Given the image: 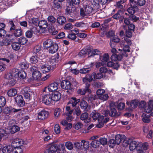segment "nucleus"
Returning a JSON list of instances; mask_svg holds the SVG:
<instances>
[{"label":"nucleus","instance_id":"nucleus-1","mask_svg":"<svg viewBox=\"0 0 153 153\" xmlns=\"http://www.w3.org/2000/svg\"><path fill=\"white\" fill-rule=\"evenodd\" d=\"M80 101V100L77 99L76 97H72L70 99L65 109L66 112H65V113L62 114L63 115H66L67 116L66 117L67 120L71 121L74 119V117L71 115L73 113V109H71V106L75 107Z\"/></svg>","mask_w":153,"mask_h":153},{"label":"nucleus","instance_id":"nucleus-2","mask_svg":"<svg viewBox=\"0 0 153 153\" xmlns=\"http://www.w3.org/2000/svg\"><path fill=\"white\" fill-rule=\"evenodd\" d=\"M8 24L10 27L8 32L10 34L12 35V37H20L23 34L22 30L21 27H16L12 20L9 21Z\"/></svg>","mask_w":153,"mask_h":153},{"label":"nucleus","instance_id":"nucleus-3","mask_svg":"<svg viewBox=\"0 0 153 153\" xmlns=\"http://www.w3.org/2000/svg\"><path fill=\"white\" fill-rule=\"evenodd\" d=\"M145 111L148 114H143L142 120L145 123H149L150 121L149 117L151 116H153V101L150 100L147 107L145 109Z\"/></svg>","mask_w":153,"mask_h":153},{"label":"nucleus","instance_id":"nucleus-4","mask_svg":"<svg viewBox=\"0 0 153 153\" xmlns=\"http://www.w3.org/2000/svg\"><path fill=\"white\" fill-rule=\"evenodd\" d=\"M25 98L27 99L31 100L32 98H36V94L33 90L28 87H25L22 89L21 91Z\"/></svg>","mask_w":153,"mask_h":153},{"label":"nucleus","instance_id":"nucleus-5","mask_svg":"<svg viewBox=\"0 0 153 153\" xmlns=\"http://www.w3.org/2000/svg\"><path fill=\"white\" fill-rule=\"evenodd\" d=\"M4 114H17L19 116L23 113L24 110L20 108L16 109L12 106L5 107L3 110Z\"/></svg>","mask_w":153,"mask_h":153},{"label":"nucleus","instance_id":"nucleus-6","mask_svg":"<svg viewBox=\"0 0 153 153\" xmlns=\"http://www.w3.org/2000/svg\"><path fill=\"white\" fill-rule=\"evenodd\" d=\"M10 145H7L4 146L2 149L3 153H22V150L19 148H15Z\"/></svg>","mask_w":153,"mask_h":153},{"label":"nucleus","instance_id":"nucleus-7","mask_svg":"<svg viewBox=\"0 0 153 153\" xmlns=\"http://www.w3.org/2000/svg\"><path fill=\"white\" fill-rule=\"evenodd\" d=\"M110 110L107 109L105 110L104 111V115L105 117H106L108 115L111 117H118L120 115V114H118L117 112V110L114 106H112L110 105Z\"/></svg>","mask_w":153,"mask_h":153},{"label":"nucleus","instance_id":"nucleus-8","mask_svg":"<svg viewBox=\"0 0 153 153\" xmlns=\"http://www.w3.org/2000/svg\"><path fill=\"white\" fill-rule=\"evenodd\" d=\"M30 68V71L32 72V77L33 80H40L42 76L41 74L38 70L37 65Z\"/></svg>","mask_w":153,"mask_h":153},{"label":"nucleus","instance_id":"nucleus-9","mask_svg":"<svg viewBox=\"0 0 153 153\" xmlns=\"http://www.w3.org/2000/svg\"><path fill=\"white\" fill-rule=\"evenodd\" d=\"M60 86L63 89L67 90V92H69V90L72 91L74 90L71 83L67 79L62 80L61 82Z\"/></svg>","mask_w":153,"mask_h":153},{"label":"nucleus","instance_id":"nucleus-10","mask_svg":"<svg viewBox=\"0 0 153 153\" xmlns=\"http://www.w3.org/2000/svg\"><path fill=\"white\" fill-rule=\"evenodd\" d=\"M42 101L46 105H51V104H53V103L51 94L49 93L44 95Z\"/></svg>","mask_w":153,"mask_h":153},{"label":"nucleus","instance_id":"nucleus-11","mask_svg":"<svg viewBox=\"0 0 153 153\" xmlns=\"http://www.w3.org/2000/svg\"><path fill=\"white\" fill-rule=\"evenodd\" d=\"M15 101L16 104L19 107H22L25 105V103L23 96L21 95H18L15 98Z\"/></svg>","mask_w":153,"mask_h":153},{"label":"nucleus","instance_id":"nucleus-12","mask_svg":"<svg viewBox=\"0 0 153 153\" xmlns=\"http://www.w3.org/2000/svg\"><path fill=\"white\" fill-rule=\"evenodd\" d=\"M9 126L10 132L11 134H14L20 130V127L16 125L14 121L10 122Z\"/></svg>","mask_w":153,"mask_h":153},{"label":"nucleus","instance_id":"nucleus-13","mask_svg":"<svg viewBox=\"0 0 153 153\" xmlns=\"http://www.w3.org/2000/svg\"><path fill=\"white\" fill-rule=\"evenodd\" d=\"M76 10V7L71 4L70 2H67L66 4V8L65 9V13L66 14L71 15V13H73Z\"/></svg>","mask_w":153,"mask_h":153},{"label":"nucleus","instance_id":"nucleus-14","mask_svg":"<svg viewBox=\"0 0 153 153\" xmlns=\"http://www.w3.org/2000/svg\"><path fill=\"white\" fill-rule=\"evenodd\" d=\"M112 18L114 19L118 20L120 23L123 22L124 16L123 11L121 10H119L116 14L112 16Z\"/></svg>","mask_w":153,"mask_h":153},{"label":"nucleus","instance_id":"nucleus-15","mask_svg":"<svg viewBox=\"0 0 153 153\" xmlns=\"http://www.w3.org/2000/svg\"><path fill=\"white\" fill-rule=\"evenodd\" d=\"M49 115L48 111L43 110L38 113V118L40 120H45L48 118Z\"/></svg>","mask_w":153,"mask_h":153},{"label":"nucleus","instance_id":"nucleus-16","mask_svg":"<svg viewBox=\"0 0 153 153\" xmlns=\"http://www.w3.org/2000/svg\"><path fill=\"white\" fill-rule=\"evenodd\" d=\"M91 47H87L82 49L79 52L78 54L79 56L82 57H85L87 55L88 53L91 51Z\"/></svg>","mask_w":153,"mask_h":153},{"label":"nucleus","instance_id":"nucleus-17","mask_svg":"<svg viewBox=\"0 0 153 153\" xmlns=\"http://www.w3.org/2000/svg\"><path fill=\"white\" fill-rule=\"evenodd\" d=\"M58 149V147L56 144H51L45 150L44 153H56Z\"/></svg>","mask_w":153,"mask_h":153},{"label":"nucleus","instance_id":"nucleus-18","mask_svg":"<svg viewBox=\"0 0 153 153\" xmlns=\"http://www.w3.org/2000/svg\"><path fill=\"white\" fill-rule=\"evenodd\" d=\"M33 33L34 34H37L38 33H39V31L37 30V29L36 27H33L31 29L27 30L25 33L26 36L28 38H31L33 35Z\"/></svg>","mask_w":153,"mask_h":153},{"label":"nucleus","instance_id":"nucleus-19","mask_svg":"<svg viewBox=\"0 0 153 153\" xmlns=\"http://www.w3.org/2000/svg\"><path fill=\"white\" fill-rule=\"evenodd\" d=\"M94 7L92 3H89L85 5V10L86 14L88 15L94 13V9L93 8Z\"/></svg>","mask_w":153,"mask_h":153},{"label":"nucleus","instance_id":"nucleus-20","mask_svg":"<svg viewBox=\"0 0 153 153\" xmlns=\"http://www.w3.org/2000/svg\"><path fill=\"white\" fill-rule=\"evenodd\" d=\"M65 0H54L52 8L55 10L61 9L62 5V2Z\"/></svg>","mask_w":153,"mask_h":153},{"label":"nucleus","instance_id":"nucleus-21","mask_svg":"<svg viewBox=\"0 0 153 153\" xmlns=\"http://www.w3.org/2000/svg\"><path fill=\"white\" fill-rule=\"evenodd\" d=\"M53 103L59 101L61 98V94L59 91H56L51 94Z\"/></svg>","mask_w":153,"mask_h":153},{"label":"nucleus","instance_id":"nucleus-22","mask_svg":"<svg viewBox=\"0 0 153 153\" xmlns=\"http://www.w3.org/2000/svg\"><path fill=\"white\" fill-rule=\"evenodd\" d=\"M58 49V44L54 42L48 50L50 53L53 54L57 52Z\"/></svg>","mask_w":153,"mask_h":153},{"label":"nucleus","instance_id":"nucleus-23","mask_svg":"<svg viewBox=\"0 0 153 153\" xmlns=\"http://www.w3.org/2000/svg\"><path fill=\"white\" fill-rule=\"evenodd\" d=\"M16 78H19L21 79H24L26 76V74L25 71L23 70L18 71L15 70Z\"/></svg>","mask_w":153,"mask_h":153},{"label":"nucleus","instance_id":"nucleus-24","mask_svg":"<svg viewBox=\"0 0 153 153\" xmlns=\"http://www.w3.org/2000/svg\"><path fill=\"white\" fill-rule=\"evenodd\" d=\"M149 146V144L147 142L143 143H138L137 150L142 151L146 150L148 149Z\"/></svg>","mask_w":153,"mask_h":153},{"label":"nucleus","instance_id":"nucleus-25","mask_svg":"<svg viewBox=\"0 0 153 153\" xmlns=\"http://www.w3.org/2000/svg\"><path fill=\"white\" fill-rule=\"evenodd\" d=\"M93 79L91 75L87 74L85 77L82 79L83 82L85 84V85L89 87L90 86L91 82L92 81Z\"/></svg>","mask_w":153,"mask_h":153},{"label":"nucleus","instance_id":"nucleus-26","mask_svg":"<svg viewBox=\"0 0 153 153\" xmlns=\"http://www.w3.org/2000/svg\"><path fill=\"white\" fill-rule=\"evenodd\" d=\"M59 83L54 82L50 84L48 86V91L51 92H53L56 91L58 88Z\"/></svg>","mask_w":153,"mask_h":153},{"label":"nucleus","instance_id":"nucleus-27","mask_svg":"<svg viewBox=\"0 0 153 153\" xmlns=\"http://www.w3.org/2000/svg\"><path fill=\"white\" fill-rule=\"evenodd\" d=\"M12 143L13 144H16L15 146L16 147H14L15 148H18L19 147L20 149H21L22 150V153H23V149L21 147V146H23V141L22 140L20 139H15L13 140Z\"/></svg>","mask_w":153,"mask_h":153},{"label":"nucleus","instance_id":"nucleus-28","mask_svg":"<svg viewBox=\"0 0 153 153\" xmlns=\"http://www.w3.org/2000/svg\"><path fill=\"white\" fill-rule=\"evenodd\" d=\"M7 37L6 38L4 39L3 40V43L5 45H8L10 44L14 40V37H12V35L7 34Z\"/></svg>","mask_w":153,"mask_h":153},{"label":"nucleus","instance_id":"nucleus-29","mask_svg":"<svg viewBox=\"0 0 153 153\" xmlns=\"http://www.w3.org/2000/svg\"><path fill=\"white\" fill-rule=\"evenodd\" d=\"M87 92L90 94L91 92V90L90 89L89 87L86 85L85 86V88L83 89H79L77 91V93L78 94L82 95H85Z\"/></svg>","mask_w":153,"mask_h":153},{"label":"nucleus","instance_id":"nucleus-30","mask_svg":"<svg viewBox=\"0 0 153 153\" xmlns=\"http://www.w3.org/2000/svg\"><path fill=\"white\" fill-rule=\"evenodd\" d=\"M80 106L82 109L86 111H88L90 109V106H89L87 102L84 100H82L80 102Z\"/></svg>","mask_w":153,"mask_h":153},{"label":"nucleus","instance_id":"nucleus-31","mask_svg":"<svg viewBox=\"0 0 153 153\" xmlns=\"http://www.w3.org/2000/svg\"><path fill=\"white\" fill-rule=\"evenodd\" d=\"M139 143L135 140L131 139L130 143L129 148L131 151H133L136 149L137 150V146H138V143Z\"/></svg>","mask_w":153,"mask_h":153},{"label":"nucleus","instance_id":"nucleus-32","mask_svg":"<svg viewBox=\"0 0 153 153\" xmlns=\"http://www.w3.org/2000/svg\"><path fill=\"white\" fill-rule=\"evenodd\" d=\"M9 136V133L3 129H0V141L2 138L6 139Z\"/></svg>","mask_w":153,"mask_h":153},{"label":"nucleus","instance_id":"nucleus-33","mask_svg":"<svg viewBox=\"0 0 153 153\" xmlns=\"http://www.w3.org/2000/svg\"><path fill=\"white\" fill-rule=\"evenodd\" d=\"M91 51L88 53V57H93L96 55H99L100 51L97 49H93L91 47Z\"/></svg>","mask_w":153,"mask_h":153},{"label":"nucleus","instance_id":"nucleus-34","mask_svg":"<svg viewBox=\"0 0 153 153\" xmlns=\"http://www.w3.org/2000/svg\"><path fill=\"white\" fill-rule=\"evenodd\" d=\"M53 42L51 39H48L43 42V46L45 48L48 50Z\"/></svg>","mask_w":153,"mask_h":153},{"label":"nucleus","instance_id":"nucleus-35","mask_svg":"<svg viewBox=\"0 0 153 153\" xmlns=\"http://www.w3.org/2000/svg\"><path fill=\"white\" fill-rule=\"evenodd\" d=\"M111 59L112 61H119L121 62L122 59V56L120 55L119 53L117 52L116 53H113L112 54L111 57Z\"/></svg>","mask_w":153,"mask_h":153},{"label":"nucleus","instance_id":"nucleus-36","mask_svg":"<svg viewBox=\"0 0 153 153\" xmlns=\"http://www.w3.org/2000/svg\"><path fill=\"white\" fill-rule=\"evenodd\" d=\"M130 7L127 9V11L130 15L134 14L135 12V10L138 8L137 5H129Z\"/></svg>","mask_w":153,"mask_h":153},{"label":"nucleus","instance_id":"nucleus-37","mask_svg":"<svg viewBox=\"0 0 153 153\" xmlns=\"http://www.w3.org/2000/svg\"><path fill=\"white\" fill-rule=\"evenodd\" d=\"M121 62H119L114 63V65L112 67L113 69L118 70L120 67L123 68H125V64L122 61V63H121Z\"/></svg>","mask_w":153,"mask_h":153},{"label":"nucleus","instance_id":"nucleus-38","mask_svg":"<svg viewBox=\"0 0 153 153\" xmlns=\"http://www.w3.org/2000/svg\"><path fill=\"white\" fill-rule=\"evenodd\" d=\"M48 24L47 22L45 20H42L39 21L38 26L40 29H44L48 27Z\"/></svg>","mask_w":153,"mask_h":153},{"label":"nucleus","instance_id":"nucleus-39","mask_svg":"<svg viewBox=\"0 0 153 153\" xmlns=\"http://www.w3.org/2000/svg\"><path fill=\"white\" fill-rule=\"evenodd\" d=\"M125 137L124 135H120V134H118L116 135L115 137V140L117 143V145H119L120 143H122V141H123V139Z\"/></svg>","mask_w":153,"mask_h":153},{"label":"nucleus","instance_id":"nucleus-40","mask_svg":"<svg viewBox=\"0 0 153 153\" xmlns=\"http://www.w3.org/2000/svg\"><path fill=\"white\" fill-rule=\"evenodd\" d=\"M15 70H13L10 72L7 73L5 75V78L9 80L16 78Z\"/></svg>","mask_w":153,"mask_h":153},{"label":"nucleus","instance_id":"nucleus-41","mask_svg":"<svg viewBox=\"0 0 153 153\" xmlns=\"http://www.w3.org/2000/svg\"><path fill=\"white\" fill-rule=\"evenodd\" d=\"M41 71L44 74H46L49 72L51 69L50 65H42L41 67Z\"/></svg>","mask_w":153,"mask_h":153},{"label":"nucleus","instance_id":"nucleus-42","mask_svg":"<svg viewBox=\"0 0 153 153\" xmlns=\"http://www.w3.org/2000/svg\"><path fill=\"white\" fill-rule=\"evenodd\" d=\"M66 21V18L63 16H59L57 19V22L59 25H63Z\"/></svg>","mask_w":153,"mask_h":153},{"label":"nucleus","instance_id":"nucleus-43","mask_svg":"<svg viewBox=\"0 0 153 153\" xmlns=\"http://www.w3.org/2000/svg\"><path fill=\"white\" fill-rule=\"evenodd\" d=\"M88 114L86 112H84L81 115L80 119L81 120H84L85 123H88L90 121V120L88 119Z\"/></svg>","mask_w":153,"mask_h":153},{"label":"nucleus","instance_id":"nucleus-44","mask_svg":"<svg viewBox=\"0 0 153 153\" xmlns=\"http://www.w3.org/2000/svg\"><path fill=\"white\" fill-rule=\"evenodd\" d=\"M67 38L71 40L74 41L75 42H78L79 41V39L77 38L76 34L74 33H69L68 36Z\"/></svg>","mask_w":153,"mask_h":153},{"label":"nucleus","instance_id":"nucleus-45","mask_svg":"<svg viewBox=\"0 0 153 153\" xmlns=\"http://www.w3.org/2000/svg\"><path fill=\"white\" fill-rule=\"evenodd\" d=\"M39 59V58L37 56L33 55L30 58V61L32 64H36Z\"/></svg>","mask_w":153,"mask_h":153},{"label":"nucleus","instance_id":"nucleus-46","mask_svg":"<svg viewBox=\"0 0 153 153\" xmlns=\"http://www.w3.org/2000/svg\"><path fill=\"white\" fill-rule=\"evenodd\" d=\"M13 49L15 51L19 50L21 47V45L19 42H13L11 44Z\"/></svg>","mask_w":153,"mask_h":153},{"label":"nucleus","instance_id":"nucleus-47","mask_svg":"<svg viewBox=\"0 0 153 153\" xmlns=\"http://www.w3.org/2000/svg\"><path fill=\"white\" fill-rule=\"evenodd\" d=\"M17 93V91L16 89L12 88L9 90L7 92V95L9 97H13L15 96Z\"/></svg>","mask_w":153,"mask_h":153},{"label":"nucleus","instance_id":"nucleus-48","mask_svg":"<svg viewBox=\"0 0 153 153\" xmlns=\"http://www.w3.org/2000/svg\"><path fill=\"white\" fill-rule=\"evenodd\" d=\"M138 102L136 100H133L130 103V107L132 108H136L138 105Z\"/></svg>","mask_w":153,"mask_h":153},{"label":"nucleus","instance_id":"nucleus-49","mask_svg":"<svg viewBox=\"0 0 153 153\" xmlns=\"http://www.w3.org/2000/svg\"><path fill=\"white\" fill-rule=\"evenodd\" d=\"M101 61L103 62H107L109 59V55L108 53H105L102 56L100 57Z\"/></svg>","mask_w":153,"mask_h":153},{"label":"nucleus","instance_id":"nucleus-50","mask_svg":"<svg viewBox=\"0 0 153 153\" xmlns=\"http://www.w3.org/2000/svg\"><path fill=\"white\" fill-rule=\"evenodd\" d=\"M91 70V68L90 67L85 66L83 68L80 69L79 72L80 74H84L89 72Z\"/></svg>","mask_w":153,"mask_h":153},{"label":"nucleus","instance_id":"nucleus-51","mask_svg":"<svg viewBox=\"0 0 153 153\" xmlns=\"http://www.w3.org/2000/svg\"><path fill=\"white\" fill-rule=\"evenodd\" d=\"M65 146L66 148L69 150H72L74 147V145L72 142L68 141L65 143Z\"/></svg>","mask_w":153,"mask_h":153},{"label":"nucleus","instance_id":"nucleus-52","mask_svg":"<svg viewBox=\"0 0 153 153\" xmlns=\"http://www.w3.org/2000/svg\"><path fill=\"white\" fill-rule=\"evenodd\" d=\"M29 65L27 62L25 61L21 62L19 64V68L22 70L26 69L29 67Z\"/></svg>","mask_w":153,"mask_h":153},{"label":"nucleus","instance_id":"nucleus-53","mask_svg":"<svg viewBox=\"0 0 153 153\" xmlns=\"http://www.w3.org/2000/svg\"><path fill=\"white\" fill-rule=\"evenodd\" d=\"M28 40L27 38L25 37H20L18 39V42L22 45H24L26 44Z\"/></svg>","mask_w":153,"mask_h":153},{"label":"nucleus","instance_id":"nucleus-54","mask_svg":"<svg viewBox=\"0 0 153 153\" xmlns=\"http://www.w3.org/2000/svg\"><path fill=\"white\" fill-rule=\"evenodd\" d=\"M126 0H120V1L116 2V7L117 8L120 9L123 8L122 4L126 1Z\"/></svg>","mask_w":153,"mask_h":153},{"label":"nucleus","instance_id":"nucleus-55","mask_svg":"<svg viewBox=\"0 0 153 153\" xmlns=\"http://www.w3.org/2000/svg\"><path fill=\"white\" fill-rule=\"evenodd\" d=\"M98 140L100 143L103 146L107 144L108 142L107 138L105 137H100Z\"/></svg>","mask_w":153,"mask_h":153},{"label":"nucleus","instance_id":"nucleus-56","mask_svg":"<svg viewBox=\"0 0 153 153\" xmlns=\"http://www.w3.org/2000/svg\"><path fill=\"white\" fill-rule=\"evenodd\" d=\"M6 103L5 98L3 96L0 97V107L2 108L4 106Z\"/></svg>","mask_w":153,"mask_h":153},{"label":"nucleus","instance_id":"nucleus-57","mask_svg":"<svg viewBox=\"0 0 153 153\" xmlns=\"http://www.w3.org/2000/svg\"><path fill=\"white\" fill-rule=\"evenodd\" d=\"M81 143L83 149L86 150L89 147V142L85 140H82Z\"/></svg>","mask_w":153,"mask_h":153},{"label":"nucleus","instance_id":"nucleus-58","mask_svg":"<svg viewBox=\"0 0 153 153\" xmlns=\"http://www.w3.org/2000/svg\"><path fill=\"white\" fill-rule=\"evenodd\" d=\"M109 146L111 148H114L116 145H117L115 140L114 139H110L108 141Z\"/></svg>","mask_w":153,"mask_h":153},{"label":"nucleus","instance_id":"nucleus-59","mask_svg":"<svg viewBox=\"0 0 153 153\" xmlns=\"http://www.w3.org/2000/svg\"><path fill=\"white\" fill-rule=\"evenodd\" d=\"M99 144L98 140H94L92 141L91 145L93 147L96 148L99 147Z\"/></svg>","mask_w":153,"mask_h":153},{"label":"nucleus","instance_id":"nucleus-60","mask_svg":"<svg viewBox=\"0 0 153 153\" xmlns=\"http://www.w3.org/2000/svg\"><path fill=\"white\" fill-rule=\"evenodd\" d=\"M91 115H92V117L93 119L94 120H98V117L100 115V113L94 111L92 112Z\"/></svg>","mask_w":153,"mask_h":153},{"label":"nucleus","instance_id":"nucleus-61","mask_svg":"<svg viewBox=\"0 0 153 153\" xmlns=\"http://www.w3.org/2000/svg\"><path fill=\"white\" fill-rule=\"evenodd\" d=\"M61 110L59 108H56L54 110V115L55 117H58L61 114Z\"/></svg>","mask_w":153,"mask_h":153},{"label":"nucleus","instance_id":"nucleus-62","mask_svg":"<svg viewBox=\"0 0 153 153\" xmlns=\"http://www.w3.org/2000/svg\"><path fill=\"white\" fill-rule=\"evenodd\" d=\"M54 131L56 134H59L60 133V128L59 124H56L55 125Z\"/></svg>","mask_w":153,"mask_h":153},{"label":"nucleus","instance_id":"nucleus-63","mask_svg":"<svg viewBox=\"0 0 153 153\" xmlns=\"http://www.w3.org/2000/svg\"><path fill=\"white\" fill-rule=\"evenodd\" d=\"M129 15V18L130 20L133 21L134 22H136L138 20L139 18L138 17H137L134 14L130 15Z\"/></svg>","mask_w":153,"mask_h":153},{"label":"nucleus","instance_id":"nucleus-64","mask_svg":"<svg viewBox=\"0 0 153 153\" xmlns=\"http://www.w3.org/2000/svg\"><path fill=\"white\" fill-rule=\"evenodd\" d=\"M67 2L70 1L71 4L74 6L75 5L79 4L80 2V0H66Z\"/></svg>","mask_w":153,"mask_h":153}]
</instances>
